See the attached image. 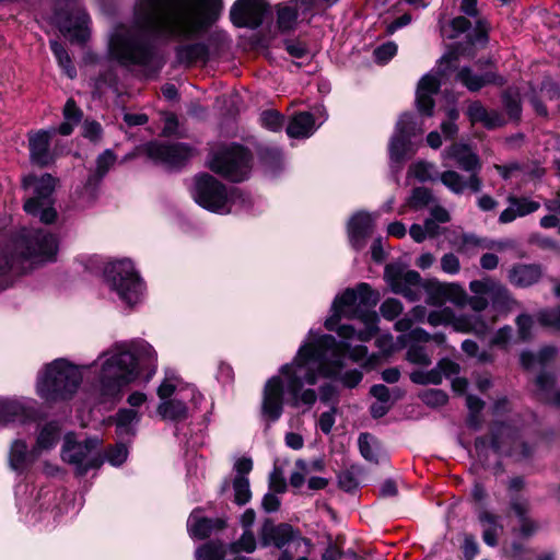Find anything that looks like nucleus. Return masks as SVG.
<instances>
[{
  "label": "nucleus",
  "instance_id": "c03bdc74",
  "mask_svg": "<svg viewBox=\"0 0 560 560\" xmlns=\"http://www.w3.org/2000/svg\"><path fill=\"white\" fill-rule=\"evenodd\" d=\"M235 503L243 505L252 498L249 480L244 476H235L232 481Z\"/></svg>",
  "mask_w": 560,
  "mask_h": 560
},
{
  "label": "nucleus",
  "instance_id": "b1692460",
  "mask_svg": "<svg viewBox=\"0 0 560 560\" xmlns=\"http://www.w3.org/2000/svg\"><path fill=\"white\" fill-rule=\"evenodd\" d=\"M55 129L39 130L28 136L30 158L34 164L46 166L52 162V155L49 151L50 138Z\"/></svg>",
  "mask_w": 560,
  "mask_h": 560
},
{
  "label": "nucleus",
  "instance_id": "1a4fd4ad",
  "mask_svg": "<svg viewBox=\"0 0 560 560\" xmlns=\"http://www.w3.org/2000/svg\"><path fill=\"white\" fill-rule=\"evenodd\" d=\"M101 441L97 438H89L78 441L74 433L69 432L63 436L60 456L65 463L73 466L78 475H84L90 469L101 465L98 453Z\"/></svg>",
  "mask_w": 560,
  "mask_h": 560
},
{
  "label": "nucleus",
  "instance_id": "c85d7f7f",
  "mask_svg": "<svg viewBox=\"0 0 560 560\" xmlns=\"http://www.w3.org/2000/svg\"><path fill=\"white\" fill-rule=\"evenodd\" d=\"M509 207L504 209L499 217V222L508 224L517 218L525 217L537 211L540 207L539 202L530 200L529 198H517L514 196L508 197Z\"/></svg>",
  "mask_w": 560,
  "mask_h": 560
},
{
  "label": "nucleus",
  "instance_id": "680f3d73",
  "mask_svg": "<svg viewBox=\"0 0 560 560\" xmlns=\"http://www.w3.org/2000/svg\"><path fill=\"white\" fill-rule=\"evenodd\" d=\"M433 369L438 370L441 376V382L443 381L444 376L450 377L452 375H456L459 373V365L456 362L448 359L440 360L436 366Z\"/></svg>",
  "mask_w": 560,
  "mask_h": 560
},
{
  "label": "nucleus",
  "instance_id": "20e7f679",
  "mask_svg": "<svg viewBox=\"0 0 560 560\" xmlns=\"http://www.w3.org/2000/svg\"><path fill=\"white\" fill-rule=\"evenodd\" d=\"M65 359H56L46 364L38 373L36 380V394L47 402H55L71 398L80 387L83 369Z\"/></svg>",
  "mask_w": 560,
  "mask_h": 560
},
{
  "label": "nucleus",
  "instance_id": "2eb2a0df",
  "mask_svg": "<svg viewBox=\"0 0 560 560\" xmlns=\"http://www.w3.org/2000/svg\"><path fill=\"white\" fill-rule=\"evenodd\" d=\"M36 416L35 401L27 397H0V424H25Z\"/></svg>",
  "mask_w": 560,
  "mask_h": 560
},
{
  "label": "nucleus",
  "instance_id": "39448f33",
  "mask_svg": "<svg viewBox=\"0 0 560 560\" xmlns=\"http://www.w3.org/2000/svg\"><path fill=\"white\" fill-rule=\"evenodd\" d=\"M190 194L196 203L218 214L232 212L233 207L238 201L244 200L237 189H228L222 183L208 174L195 177Z\"/></svg>",
  "mask_w": 560,
  "mask_h": 560
},
{
  "label": "nucleus",
  "instance_id": "3c124183",
  "mask_svg": "<svg viewBox=\"0 0 560 560\" xmlns=\"http://www.w3.org/2000/svg\"><path fill=\"white\" fill-rule=\"evenodd\" d=\"M410 380L415 384H419V385H428V384L438 385L441 383V376H440L438 370H434V369H431L430 371L416 370L410 373Z\"/></svg>",
  "mask_w": 560,
  "mask_h": 560
},
{
  "label": "nucleus",
  "instance_id": "338daca9",
  "mask_svg": "<svg viewBox=\"0 0 560 560\" xmlns=\"http://www.w3.org/2000/svg\"><path fill=\"white\" fill-rule=\"evenodd\" d=\"M513 329L510 326L500 328L491 338L490 346L505 348L512 338Z\"/></svg>",
  "mask_w": 560,
  "mask_h": 560
},
{
  "label": "nucleus",
  "instance_id": "4c0bfd02",
  "mask_svg": "<svg viewBox=\"0 0 560 560\" xmlns=\"http://www.w3.org/2000/svg\"><path fill=\"white\" fill-rule=\"evenodd\" d=\"M176 56L183 63L205 61L208 56V49L205 44L196 43L177 47Z\"/></svg>",
  "mask_w": 560,
  "mask_h": 560
},
{
  "label": "nucleus",
  "instance_id": "412c9836",
  "mask_svg": "<svg viewBox=\"0 0 560 560\" xmlns=\"http://www.w3.org/2000/svg\"><path fill=\"white\" fill-rule=\"evenodd\" d=\"M444 162L454 161L462 170L479 175L481 162L479 156L465 143H453L441 153ZM444 165H447L444 163Z\"/></svg>",
  "mask_w": 560,
  "mask_h": 560
},
{
  "label": "nucleus",
  "instance_id": "a211bd4d",
  "mask_svg": "<svg viewBox=\"0 0 560 560\" xmlns=\"http://www.w3.org/2000/svg\"><path fill=\"white\" fill-rule=\"evenodd\" d=\"M492 447L495 451L527 458L530 450L520 440L517 432L509 424L497 425L492 431Z\"/></svg>",
  "mask_w": 560,
  "mask_h": 560
},
{
  "label": "nucleus",
  "instance_id": "f03ea898",
  "mask_svg": "<svg viewBox=\"0 0 560 560\" xmlns=\"http://www.w3.org/2000/svg\"><path fill=\"white\" fill-rule=\"evenodd\" d=\"M217 0H138L137 12L144 27L170 37H185L203 23L208 8Z\"/></svg>",
  "mask_w": 560,
  "mask_h": 560
},
{
  "label": "nucleus",
  "instance_id": "aec40b11",
  "mask_svg": "<svg viewBox=\"0 0 560 560\" xmlns=\"http://www.w3.org/2000/svg\"><path fill=\"white\" fill-rule=\"evenodd\" d=\"M283 382L280 376L269 378L264 388L261 411L271 421L280 418L283 408Z\"/></svg>",
  "mask_w": 560,
  "mask_h": 560
},
{
  "label": "nucleus",
  "instance_id": "c9c22d12",
  "mask_svg": "<svg viewBox=\"0 0 560 560\" xmlns=\"http://www.w3.org/2000/svg\"><path fill=\"white\" fill-rule=\"evenodd\" d=\"M467 115L472 124L480 122L491 129L503 124L502 117L497 112H488L480 102H474L468 106Z\"/></svg>",
  "mask_w": 560,
  "mask_h": 560
},
{
  "label": "nucleus",
  "instance_id": "f704fd0d",
  "mask_svg": "<svg viewBox=\"0 0 560 560\" xmlns=\"http://www.w3.org/2000/svg\"><path fill=\"white\" fill-rule=\"evenodd\" d=\"M60 424L56 421L46 423L38 432L36 443L33 447V453H38L51 450L59 441L61 435Z\"/></svg>",
  "mask_w": 560,
  "mask_h": 560
},
{
  "label": "nucleus",
  "instance_id": "c756f323",
  "mask_svg": "<svg viewBox=\"0 0 560 560\" xmlns=\"http://www.w3.org/2000/svg\"><path fill=\"white\" fill-rule=\"evenodd\" d=\"M261 538L265 546H275L280 549L290 542L308 545V541L298 536L291 527H262Z\"/></svg>",
  "mask_w": 560,
  "mask_h": 560
},
{
  "label": "nucleus",
  "instance_id": "774afa93",
  "mask_svg": "<svg viewBox=\"0 0 560 560\" xmlns=\"http://www.w3.org/2000/svg\"><path fill=\"white\" fill-rule=\"evenodd\" d=\"M285 50L294 58H303L310 55L305 44L298 40H287L284 43Z\"/></svg>",
  "mask_w": 560,
  "mask_h": 560
},
{
  "label": "nucleus",
  "instance_id": "5fc2aeb1",
  "mask_svg": "<svg viewBox=\"0 0 560 560\" xmlns=\"http://www.w3.org/2000/svg\"><path fill=\"white\" fill-rule=\"evenodd\" d=\"M432 201V194L428 188L418 187L412 190L409 198V206L413 209H421Z\"/></svg>",
  "mask_w": 560,
  "mask_h": 560
},
{
  "label": "nucleus",
  "instance_id": "dca6fc26",
  "mask_svg": "<svg viewBox=\"0 0 560 560\" xmlns=\"http://www.w3.org/2000/svg\"><path fill=\"white\" fill-rule=\"evenodd\" d=\"M425 302L430 305H442L451 302L457 306L466 304L467 294L462 285L457 283H446L432 279L425 281L424 285Z\"/></svg>",
  "mask_w": 560,
  "mask_h": 560
},
{
  "label": "nucleus",
  "instance_id": "6e6d98bb",
  "mask_svg": "<svg viewBox=\"0 0 560 560\" xmlns=\"http://www.w3.org/2000/svg\"><path fill=\"white\" fill-rule=\"evenodd\" d=\"M116 155L110 150H105L96 160L95 175L98 179H102L109 168L114 165Z\"/></svg>",
  "mask_w": 560,
  "mask_h": 560
},
{
  "label": "nucleus",
  "instance_id": "4be33fe9",
  "mask_svg": "<svg viewBox=\"0 0 560 560\" xmlns=\"http://www.w3.org/2000/svg\"><path fill=\"white\" fill-rule=\"evenodd\" d=\"M145 151L152 160L168 165H178L189 156V149L180 143L162 144L159 142H150L147 144Z\"/></svg>",
  "mask_w": 560,
  "mask_h": 560
},
{
  "label": "nucleus",
  "instance_id": "ea45409f",
  "mask_svg": "<svg viewBox=\"0 0 560 560\" xmlns=\"http://www.w3.org/2000/svg\"><path fill=\"white\" fill-rule=\"evenodd\" d=\"M408 175L413 176L419 182H429L438 178V171L433 163L418 161L410 165Z\"/></svg>",
  "mask_w": 560,
  "mask_h": 560
},
{
  "label": "nucleus",
  "instance_id": "4468645a",
  "mask_svg": "<svg viewBox=\"0 0 560 560\" xmlns=\"http://www.w3.org/2000/svg\"><path fill=\"white\" fill-rule=\"evenodd\" d=\"M385 277L392 291L410 302L419 301L424 293L425 281L415 270L399 271L386 267Z\"/></svg>",
  "mask_w": 560,
  "mask_h": 560
},
{
  "label": "nucleus",
  "instance_id": "79ce46f5",
  "mask_svg": "<svg viewBox=\"0 0 560 560\" xmlns=\"http://www.w3.org/2000/svg\"><path fill=\"white\" fill-rule=\"evenodd\" d=\"M140 415L133 409H120L116 415V425L119 434L132 433V424L138 423Z\"/></svg>",
  "mask_w": 560,
  "mask_h": 560
},
{
  "label": "nucleus",
  "instance_id": "4d7b16f0",
  "mask_svg": "<svg viewBox=\"0 0 560 560\" xmlns=\"http://www.w3.org/2000/svg\"><path fill=\"white\" fill-rule=\"evenodd\" d=\"M402 310V304L396 299L385 300L380 307L382 316L388 320H393L399 316Z\"/></svg>",
  "mask_w": 560,
  "mask_h": 560
},
{
  "label": "nucleus",
  "instance_id": "0eeeda50",
  "mask_svg": "<svg viewBox=\"0 0 560 560\" xmlns=\"http://www.w3.org/2000/svg\"><path fill=\"white\" fill-rule=\"evenodd\" d=\"M56 183V178L50 174H44L39 177L28 175L23 179L24 188L32 190V197L25 201L24 210L33 217H38L46 224L52 223L57 218L51 200Z\"/></svg>",
  "mask_w": 560,
  "mask_h": 560
},
{
  "label": "nucleus",
  "instance_id": "ddd939ff",
  "mask_svg": "<svg viewBox=\"0 0 560 560\" xmlns=\"http://www.w3.org/2000/svg\"><path fill=\"white\" fill-rule=\"evenodd\" d=\"M421 132L422 129L417 126L412 115H401L389 142L390 159L395 162H400L407 155L412 154L415 149L411 138Z\"/></svg>",
  "mask_w": 560,
  "mask_h": 560
},
{
  "label": "nucleus",
  "instance_id": "de8ad7c7",
  "mask_svg": "<svg viewBox=\"0 0 560 560\" xmlns=\"http://www.w3.org/2000/svg\"><path fill=\"white\" fill-rule=\"evenodd\" d=\"M406 359L416 365L429 366L432 362L427 349L422 346L411 345L406 353Z\"/></svg>",
  "mask_w": 560,
  "mask_h": 560
},
{
  "label": "nucleus",
  "instance_id": "6e6552de",
  "mask_svg": "<svg viewBox=\"0 0 560 560\" xmlns=\"http://www.w3.org/2000/svg\"><path fill=\"white\" fill-rule=\"evenodd\" d=\"M196 395L194 387L182 386L174 376L166 377L158 388V396L161 399L158 413L164 420H185L188 417L187 401L194 400Z\"/></svg>",
  "mask_w": 560,
  "mask_h": 560
},
{
  "label": "nucleus",
  "instance_id": "423d86ee",
  "mask_svg": "<svg viewBox=\"0 0 560 560\" xmlns=\"http://www.w3.org/2000/svg\"><path fill=\"white\" fill-rule=\"evenodd\" d=\"M104 279L109 290L126 305L133 306L141 302L144 284L130 259L109 261L104 268Z\"/></svg>",
  "mask_w": 560,
  "mask_h": 560
},
{
  "label": "nucleus",
  "instance_id": "9b49d317",
  "mask_svg": "<svg viewBox=\"0 0 560 560\" xmlns=\"http://www.w3.org/2000/svg\"><path fill=\"white\" fill-rule=\"evenodd\" d=\"M16 249L23 258L34 262L51 261L58 252V240L45 230L25 231L16 240Z\"/></svg>",
  "mask_w": 560,
  "mask_h": 560
},
{
  "label": "nucleus",
  "instance_id": "a878e982",
  "mask_svg": "<svg viewBox=\"0 0 560 560\" xmlns=\"http://www.w3.org/2000/svg\"><path fill=\"white\" fill-rule=\"evenodd\" d=\"M456 80L471 92H477L483 86L492 83L503 84V80L491 69L475 71L468 67H464L457 72Z\"/></svg>",
  "mask_w": 560,
  "mask_h": 560
},
{
  "label": "nucleus",
  "instance_id": "f3484780",
  "mask_svg": "<svg viewBox=\"0 0 560 560\" xmlns=\"http://www.w3.org/2000/svg\"><path fill=\"white\" fill-rule=\"evenodd\" d=\"M267 7L265 0H237L230 11L231 20L238 27H258Z\"/></svg>",
  "mask_w": 560,
  "mask_h": 560
},
{
  "label": "nucleus",
  "instance_id": "603ef678",
  "mask_svg": "<svg viewBox=\"0 0 560 560\" xmlns=\"http://www.w3.org/2000/svg\"><path fill=\"white\" fill-rule=\"evenodd\" d=\"M398 47L394 42H387L376 47L373 51L374 59L377 63H387L396 54Z\"/></svg>",
  "mask_w": 560,
  "mask_h": 560
},
{
  "label": "nucleus",
  "instance_id": "e2e57ef3",
  "mask_svg": "<svg viewBox=\"0 0 560 560\" xmlns=\"http://www.w3.org/2000/svg\"><path fill=\"white\" fill-rule=\"evenodd\" d=\"M295 467L298 469H303L304 471L307 472V476L313 474V472H320V471H324L325 469V460L320 457L318 458H315L311 462H306V460H303V459H298L295 462Z\"/></svg>",
  "mask_w": 560,
  "mask_h": 560
},
{
  "label": "nucleus",
  "instance_id": "72a5a7b5",
  "mask_svg": "<svg viewBox=\"0 0 560 560\" xmlns=\"http://www.w3.org/2000/svg\"><path fill=\"white\" fill-rule=\"evenodd\" d=\"M316 128L313 115L302 112L291 118L287 126V133L290 138H308Z\"/></svg>",
  "mask_w": 560,
  "mask_h": 560
},
{
  "label": "nucleus",
  "instance_id": "e433bc0d",
  "mask_svg": "<svg viewBox=\"0 0 560 560\" xmlns=\"http://www.w3.org/2000/svg\"><path fill=\"white\" fill-rule=\"evenodd\" d=\"M535 393L537 398L544 402L560 405V390L555 388V378L549 374L541 373L537 376Z\"/></svg>",
  "mask_w": 560,
  "mask_h": 560
},
{
  "label": "nucleus",
  "instance_id": "9d476101",
  "mask_svg": "<svg viewBox=\"0 0 560 560\" xmlns=\"http://www.w3.org/2000/svg\"><path fill=\"white\" fill-rule=\"evenodd\" d=\"M208 164L213 172L233 182H241L248 177L250 155L244 148L232 145L213 153Z\"/></svg>",
  "mask_w": 560,
  "mask_h": 560
},
{
  "label": "nucleus",
  "instance_id": "a18cd8bd",
  "mask_svg": "<svg viewBox=\"0 0 560 560\" xmlns=\"http://www.w3.org/2000/svg\"><path fill=\"white\" fill-rule=\"evenodd\" d=\"M50 48H51L56 59L58 60L59 66L63 69L66 74L71 79L74 78L75 69L72 66L71 59H70L67 50L62 47V45L56 40H51Z\"/></svg>",
  "mask_w": 560,
  "mask_h": 560
},
{
  "label": "nucleus",
  "instance_id": "bf43d9fd",
  "mask_svg": "<svg viewBox=\"0 0 560 560\" xmlns=\"http://www.w3.org/2000/svg\"><path fill=\"white\" fill-rule=\"evenodd\" d=\"M128 456V450L124 444H117L106 453V459L113 466H120Z\"/></svg>",
  "mask_w": 560,
  "mask_h": 560
},
{
  "label": "nucleus",
  "instance_id": "0e129e2a",
  "mask_svg": "<svg viewBox=\"0 0 560 560\" xmlns=\"http://www.w3.org/2000/svg\"><path fill=\"white\" fill-rule=\"evenodd\" d=\"M441 268L445 273L456 275L460 270L459 259L452 253L445 254L441 258Z\"/></svg>",
  "mask_w": 560,
  "mask_h": 560
},
{
  "label": "nucleus",
  "instance_id": "13d9d810",
  "mask_svg": "<svg viewBox=\"0 0 560 560\" xmlns=\"http://www.w3.org/2000/svg\"><path fill=\"white\" fill-rule=\"evenodd\" d=\"M260 122L261 125L271 130V131H278L282 127V116L275 110H266L260 115Z\"/></svg>",
  "mask_w": 560,
  "mask_h": 560
},
{
  "label": "nucleus",
  "instance_id": "2f4dec72",
  "mask_svg": "<svg viewBox=\"0 0 560 560\" xmlns=\"http://www.w3.org/2000/svg\"><path fill=\"white\" fill-rule=\"evenodd\" d=\"M38 456V453H33V448L28 451L25 441L14 440L9 452V465L13 470L23 472Z\"/></svg>",
  "mask_w": 560,
  "mask_h": 560
},
{
  "label": "nucleus",
  "instance_id": "37998d69",
  "mask_svg": "<svg viewBox=\"0 0 560 560\" xmlns=\"http://www.w3.org/2000/svg\"><path fill=\"white\" fill-rule=\"evenodd\" d=\"M399 4L393 5L386 15L383 18V23L385 24V30L387 34H394L397 30L407 26L411 22V15L409 13H402L397 19H392L389 15L398 13Z\"/></svg>",
  "mask_w": 560,
  "mask_h": 560
},
{
  "label": "nucleus",
  "instance_id": "7c9ffc66",
  "mask_svg": "<svg viewBox=\"0 0 560 560\" xmlns=\"http://www.w3.org/2000/svg\"><path fill=\"white\" fill-rule=\"evenodd\" d=\"M493 324L494 319L488 323L479 314L459 317H454L452 314L450 322V325H452L454 330L459 332H474L475 335L480 337L486 336L491 330Z\"/></svg>",
  "mask_w": 560,
  "mask_h": 560
},
{
  "label": "nucleus",
  "instance_id": "864d4df0",
  "mask_svg": "<svg viewBox=\"0 0 560 560\" xmlns=\"http://www.w3.org/2000/svg\"><path fill=\"white\" fill-rule=\"evenodd\" d=\"M537 320L542 326L560 330V307L540 311L537 314Z\"/></svg>",
  "mask_w": 560,
  "mask_h": 560
},
{
  "label": "nucleus",
  "instance_id": "473e14b6",
  "mask_svg": "<svg viewBox=\"0 0 560 560\" xmlns=\"http://www.w3.org/2000/svg\"><path fill=\"white\" fill-rule=\"evenodd\" d=\"M541 275L539 265L517 264L510 269L508 278L512 284L525 288L536 283Z\"/></svg>",
  "mask_w": 560,
  "mask_h": 560
},
{
  "label": "nucleus",
  "instance_id": "a19ab883",
  "mask_svg": "<svg viewBox=\"0 0 560 560\" xmlns=\"http://www.w3.org/2000/svg\"><path fill=\"white\" fill-rule=\"evenodd\" d=\"M361 455L369 462H378V444L376 439L369 433H361L358 439Z\"/></svg>",
  "mask_w": 560,
  "mask_h": 560
},
{
  "label": "nucleus",
  "instance_id": "09e8293b",
  "mask_svg": "<svg viewBox=\"0 0 560 560\" xmlns=\"http://www.w3.org/2000/svg\"><path fill=\"white\" fill-rule=\"evenodd\" d=\"M256 549V540L252 533L245 532L241 539L236 542H232L229 545V551L231 555L237 557V553L241 551L253 552Z\"/></svg>",
  "mask_w": 560,
  "mask_h": 560
},
{
  "label": "nucleus",
  "instance_id": "7ed1b4c3",
  "mask_svg": "<svg viewBox=\"0 0 560 560\" xmlns=\"http://www.w3.org/2000/svg\"><path fill=\"white\" fill-rule=\"evenodd\" d=\"M154 361L156 352L147 342H139L135 350L126 343L115 345L98 357L97 392L100 402L114 401L119 398L121 389L139 376L138 361Z\"/></svg>",
  "mask_w": 560,
  "mask_h": 560
},
{
  "label": "nucleus",
  "instance_id": "f257e3e1",
  "mask_svg": "<svg viewBox=\"0 0 560 560\" xmlns=\"http://www.w3.org/2000/svg\"><path fill=\"white\" fill-rule=\"evenodd\" d=\"M378 300L368 283L346 289L337 295L325 319L327 330L337 331L341 341L331 335H322L310 329L292 362L283 364L279 372L285 382V389L294 407L313 406L317 399L313 386L319 378L337 376L345 365L347 352L353 361L365 358V346L351 347L352 341H369L377 332V314L371 308Z\"/></svg>",
  "mask_w": 560,
  "mask_h": 560
},
{
  "label": "nucleus",
  "instance_id": "58836bf2",
  "mask_svg": "<svg viewBox=\"0 0 560 560\" xmlns=\"http://www.w3.org/2000/svg\"><path fill=\"white\" fill-rule=\"evenodd\" d=\"M557 349L548 346L542 348L537 354L532 352H523L521 354L522 365L529 370L536 366H542L556 357Z\"/></svg>",
  "mask_w": 560,
  "mask_h": 560
},
{
  "label": "nucleus",
  "instance_id": "cd10ccee",
  "mask_svg": "<svg viewBox=\"0 0 560 560\" xmlns=\"http://www.w3.org/2000/svg\"><path fill=\"white\" fill-rule=\"evenodd\" d=\"M440 89V81L436 75L425 74L418 83L416 103L418 110L422 114L431 116L434 108L433 95Z\"/></svg>",
  "mask_w": 560,
  "mask_h": 560
},
{
  "label": "nucleus",
  "instance_id": "393cba45",
  "mask_svg": "<svg viewBox=\"0 0 560 560\" xmlns=\"http://www.w3.org/2000/svg\"><path fill=\"white\" fill-rule=\"evenodd\" d=\"M441 183L453 194L462 195L466 189L479 192L482 188V180L477 174H470L466 178L456 171L447 170L439 176Z\"/></svg>",
  "mask_w": 560,
  "mask_h": 560
},
{
  "label": "nucleus",
  "instance_id": "f8f14e48",
  "mask_svg": "<svg viewBox=\"0 0 560 560\" xmlns=\"http://www.w3.org/2000/svg\"><path fill=\"white\" fill-rule=\"evenodd\" d=\"M110 52L122 65L145 63L151 49L140 32L116 34L110 40Z\"/></svg>",
  "mask_w": 560,
  "mask_h": 560
},
{
  "label": "nucleus",
  "instance_id": "6ab92c4d",
  "mask_svg": "<svg viewBox=\"0 0 560 560\" xmlns=\"http://www.w3.org/2000/svg\"><path fill=\"white\" fill-rule=\"evenodd\" d=\"M315 0H290L277 5V25L282 32L293 31L299 23V16L310 12Z\"/></svg>",
  "mask_w": 560,
  "mask_h": 560
},
{
  "label": "nucleus",
  "instance_id": "bb28decb",
  "mask_svg": "<svg viewBox=\"0 0 560 560\" xmlns=\"http://www.w3.org/2000/svg\"><path fill=\"white\" fill-rule=\"evenodd\" d=\"M373 217L366 212H358L349 220L348 236L353 248L361 249L365 246L373 229Z\"/></svg>",
  "mask_w": 560,
  "mask_h": 560
},
{
  "label": "nucleus",
  "instance_id": "5701e85b",
  "mask_svg": "<svg viewBox=\"0 0 560 560\" xmlns=\"http://www.w3.org/2000/svg\"><path fill=\"white\" fill-rule=\"evenodd\" d=\"M469 289L477 295H489L494 307H509L510 304L514 303L509 290L502 284L490 279L474 280L469 283Z\"/></svg>",
  "mask_w": 560,
  "mask_h": 560
},
{
  "label": "nucleus",
  "instance_id": "8fccbe9b",
  "mask_svg": "<svg viewBox=\"0 0 560 560\" xmlns=\"http://www.w3.org/2000/svg\"><path fill=\"white\" fill-rule=\"evenodd\" d=\"M79 23L73 28L71 27H65L67 30V33L69 34L70 38L72 40L77 42H85L89 36L86 24L89 22V16L85 12H81L79 18Z\"/></svg>",
  "mask_w": 560,
  "mask_h": 560
},
{
  "label": "nucleus",
  "instance_id": "052dcab7",
  "mask_svg": "<svg viewBox=\"0 0 560 560\" xmlns=\"http://www.w3.org/2000/svg\"><path fill=\"white\" fill-rule=\"evenodd\" d=\"M422 400L431 407L443 406L447 401V395L441 389H430L423 393Z\"/></svg>",
  "mask_w": 560,
  "mask_h": 560
},
{
  "label": "nucleus",
  "instance_id": "69168bd1",
  "mask_svg": "<svg viewBox=\"0 0 560 560\" xmlns=\"http://www.w3.org/2000/svg\"><path fill=\"white\" fill-rule=\"evenodd\" d=\"M533 324V318L527 314H522L516 318V326L520 339L527 340L530 337Z\"/></svg>",
  "mask_w": 560,
  "mask_h": 560
},
{
  "label": "nucleus",
  "instance_id": "49530a36",
  "mask_svg": "<svg viewBox=\"0 0 560 560\" xmlns=\"http://www.w3.org/2000/svg\"><path fill=\"white\" fill-rule=\"evenodd\" d=\"M470 26V22L463 16L455 18L448 24H441V34L447 38H455L459 34L467 31Z\"/></svg>",
  "mask_w": 560,
  "mask_h": 560
}]
</instances>
